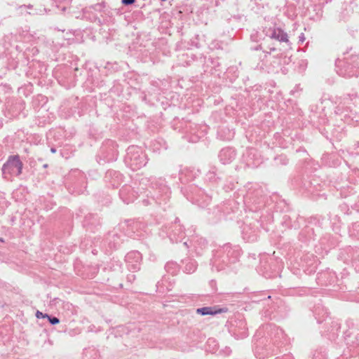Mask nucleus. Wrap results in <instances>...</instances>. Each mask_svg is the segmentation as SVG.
I'll list each match as a JSON object with an SVG mask.
<instances>
[{
    "label": "nucleus",
    "instance_id": "obj_5",
    "mask_svg": "<svg viewBox=\"0 0 359 359\" xmlns=\"http://www.w3.org/2000/svg\"><path fill=\"white\" fill-rule=\"evenodd\" d=\"M135 2V0H122V3L125 5H130Z\"/></svg>",
    "mask_w": 359,
    "mask_h": 359
},
{
    "label": "nucleus",
    "instance_id": "obj_2",
    "mask_svg": "<svg viewBox=\"0 0 359 359\" xmlns=\"http://www.w3.org/2000/svg\"><path fill=\"white\" fill-rule=\"evenodd\" d=\"M227 309H216L212 307H203L198 309L196 313L201 315H215L217 313H221L226 312Z\"/></svg>",
    "mask_w": 359,
    "mask_h": 359
},
{
    "label": "nucleus",
    "instance_id": "obj_4",
    "mask_svg": "<svg viewBox=\"0 0 359 359\" xmlns=\"http://www.w3.org/2000/svg\"><path fill=\"white\" fill-rule=\"evenodd\" d=\"M36 316L39 318H46V317H48V315H43L41 312L40 311H37L36 313Z\"/></svg>",
    "mask_w": 359,
    "mask_h": 359
},
{
    "label": "nucleus",
    "instance_id": "obj_1",
    "mask_svg": "<svg viewBox=\"0 0 359 359\" xmlns=\"http://www.w3.org/2000/svg\"><path fill=\"white\" fill-rule=\"evenodd\" d=\"M23 163L18 155L10 156L3 165L2 172L5 178L8 176H18L22 173Z\"/></svg>",
    "mask_w": 359,
    "mask_h": 359
},
{
    "label": "nucleus",
    "instance_id": "obj_3",
    "mask_svg": "<svg viewBox=\"0 0 359 359\" xmlns=\"http://www.w3.org/2000/svg\"><path fill=\"white\" fill-rule=\"evenodd\" d=\"M48 318H49V321H50V323L51 324H53V325L57 324V323H59V322H60V321H59V319H58V318H55V317L52 318H49V317H48Z\"/></svg>",
    "mask_w": 359,
    "mask_h": 359
}]
</instances>
